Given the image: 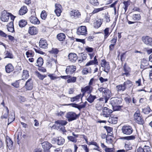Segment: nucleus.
I'll return each instance as SVG.
<instances>
[{"label":"nucleus","mask_w":152,"mask_h":152,"mask_svg":"<svg viewBox=\"0 0 152 152\" xmlns=\"http://www.w3.org/2000/svg\"><path fill=\"white\" fill-rule=\"evenodd\" d=\"M78 115L74 112H68L66 115V118L68 119L69 122L72 121L76 119Z\"/></svg>","instance_id":"obj_1"},{"label":"nucleus","mask_w":152,"mask_h":152,"mask_svg":"<svg viewBox=\"0 0 152 152\" xmlns=\"http://www.w3.org/2000/svg\"><path fill=\"white\" fill-rule=\"evenodd\" d=\"M122 132L124 134L130 135L133 132L132 127L129 126H124L121 129Z\"/></svg>","instance_id":"obj_2"},{"label":"nucleus","mask_w":152,"mask_h":152,"mask_svg":"<svg viewBox=\"0 0 152 152\" xmlns=\"http://www.w3.org/2000/svg\"><path fill=\"white\" fill-rule=\"evenodd\" d=\"M87 30L86 26H82L78 28L76 33L78 35L86 36L87 34Z\"/></svg>","instance_id":"obj_3"},{"label":"nucleus","mask_w":152,"mask_h":152,"mask_svg":"<svg viewBox=\"0 0 152 152\" xmlns=\"http://www.w3.org/2000/svg\"><path fill=\"white\" fill-rule=\"evenodd\" d=\"M134 118L136 122L139 124H142L143 123V120L141 117L139 111H137L134 113Z\"/></svg>","instance_id":"obj_4"},{"label":"nucleus","mask_w":152,"mask_h":152,"mask_svg":"<svg viewBox=\"0 0 152 152\" xmlns=\"http://www.w3.org/2000/svg\"><path fill=\"white\" fill-rule=\"evenodd\" d=\"M142 42L147 45L152 46V39L148 36L142 37Z\"/></svg>","instance_id":"obj_5"},{"label":"nucleus","mask_w":152,"mask_h":152,"mask_svg":"<svg viewBox=\"0 0 152 152\" xmlns=\"http://www.w3.org/2000/svg\"><path fill=\"white\" fill-rule=\"evenodd\" d=\"M93 87L90 85L87 86L85 87L82 88L81 89V91L82 93V96L84 95L86 93L90 94L92 91Z\"/></svg>","instance_id":"obj_6"},{"label":"nucleus","mask_w":152,"mask_h":152,"mask_svg":"<svg viewBox=\"0 0 152 152\" xmlns=\"http://www.w3.org/2000/svg\"><path fill=\"white\" fill-rule=\"evenodd\" d=\"M10 13L4 10L2 12L1 16V19L3 22H7L9 19Z\"/></svg>","instance_id":"obj_7"},{"label":"nucleus","mask_w":152,"mask_h":152,"mask_svg":"<svg viewBox=\"0 0 152 152\" xmlns=\"http://www.w3.org/2000/svg\"><path fill=\"white\" fill-rule=\"evenodd\" d=\"M101 66L104 68V71L108 73L110 69L109 63L107 62L105 60H103L102 61L101 63Z\"/></svg>","instance_id":"obj_8"},{"label":"nucleus","mask_w":152,"mask_h":152,"mask_svg":"<svg viewBox=\"0 0 152 152\" xmlns=\"http://www.w3.org/2000/svg\"><path fill=\"white\" fill-rule=\"evenodd\" d=\"M122 101V99L121 98H112L111 99L110 104L112 106L120 104Z\"/></svg>","instance_id":"obj_9"},{"label":"nucleus","mask_w":152,"mask_h":152,"mask_svg":"<svg viewBox=\"0 0 152 152\" xmlns=\"http://www.w3.org/2000/svg\"><path fill=\"white\" fill-rule=\"evenodd\" d=\"M42 148L44 152H50L49 149L52 146V145L48 142H44L42 143Z\"/></svg>","instance_id":"obj_10"},{"label":"nucleus","mask_w":152,"mask_h":152,"mask_svg":"<svg viewBox=\"0 0 152 152\" xmlns=\"http://www.w3.org/2000/svg\"><path fill=\"white\" fill-rule=\"evenodd\" d=\"M113 112V111L107 107H104L102 110V114L103 116L105 117H109L110 114Z\"/></svg>","instance_id":"obj_11"},{"label":"nucleus","mask_w":152,"mask_h":152,"mask_svg":"<svg viewBox=\"0 0 152 152\" xmlns=\"http://www.w3.org/2000/svg\"><path fill=\"white\" fill-rule=\"evenodd\" d=\"M55 12L58 16H59L61 15V12L62 7L61 5L58 4H56L55 5Z\"/></svg>","instance_id":"obj_12"},{"label":"nucleus","mask_w":152,"mask_h":152,"mask_svg":"<svg viewBox=\"0 0 152 152\" xmlns=\"http://www.w3.org/2000/svg\"><path fill=\"white\" fill-rule=\"evenodd\" d=\"M76 69V68L75 66H67L66 69V72L67 74L71 75L75 71Z\"/></svg>","instance_id":"obj_13"},{"label":"nucleus","mask_w":152,"mask_h":152,"mask_svg":"<svg viewBox=\"0 0 152 152\" xmlns=\"http://www.w3.org/2000/svg\"><path fill=\"white\" fill-rule=\"evenodd\" d=\"M68 58L69 61L72 62H75L77 59L76 54L74 53H70L68 56Z\"/></svg>","instance_id":"obj_14"},{"label":"nucleus","mask_w":152,"mask_h":152,"mask_svg":"<svg viewBox=\"0 0 152 152\" xmlns=\"http://www.w3.org/2000/svg\"><path fill=\"white\" fill-rule=\"evenodd\" d=\"M148 64H149L147 61L143 60L142 62L140 67L144 69L149 68H152V65L148 66Z\"/></svg>","instance_id":"obj_15"},{"label":"nucleus","mask_w":152,"mask_h":152,"mask_svg":"<svg viewBox=\"0 0 152 152\" xmlns=\"http://www.w3.org/2000/svg\"><path fill=\"white\" fill-rule=\"evenodd\" d=\"M33 82L31 79H29L26 82L25 87L27 90H31L33 88Z\"/></svg>","instance_id":"obj_16"},{"label":"nucleus","mask_w":152,"mask_h":152,"mask_svg":"<svg viewBox=\"0 0 152 152\" xmlns=\"http://www.w3.org/2000/svg\"><path fill=\"white\" fill-rule=\"evenodd\" d=\"M30 22L34 24H39L40 21L34 15H31L29 18Z\"/></svg>","instance_id":"obj_17"},{"label":"nucleus","mask_w":152,"mask_h":152,"mask_svg":"<svg viewBox=\"0 0 152 152\" xmlns=\"http://www.w3.org/2000/svg\"><path fill=\"white\" fill-rule=\"evenodd\" d=\"M137 152H151L150 147L145 145L143 148H139L137 149Z\"/></svg>","instance_id":"obj_18"},{"label":"nucleus","mask_w":152,"mask_h":152,"mask_svg":"<svg viewBox=\"0 0 152 152\" xmlns=\"http://www.w3.org/2000/svg\"><path fill=\"white\" fill-rule=\"evenodd\" d=\"M111 92L108 89L106 88L104 93L103 94V97H105V102H107L108 100L110 97Z\"/></svg>","instance_id":"obj_19"},{"label":"nucleus","mask_w":152,"mask_h":152,"mask_svg":"<svg viewBox=\"0 0 152 152\" xmlns=\"http://www.w3.org/2000/svg\"><path fill=\"white\" fill-rule=\"evenodd\" d=\"M70 15L71 16H74L77 18H79L81 16L80 12L79 11L76 10L71 11L70 12Z\"/></svg>","instance_id":"obj_20"},{"label":"nucleus","mask_w":152,"mask_h":152,"mask_svg":"<svg viewBox=\"0 0 152 152\" xmlns=\"http://www.w3.org/2000/svg\"><path fill=\"white\" fill-rule=\"evenodd\" d=\"M39 47L42 48H45L47 46V44L46 41L44 39H42L39 42Z\"/></svg>","instance_id":"obj_21"},{"label":"nucleus","mask_w":152,"mask_h":152,"mask_svg":"<svg viewBox=\"0 0 152 152\" xmlns=\"http://www.w3.org/2000/svg\"><path fill=\"white\" fill-rule=\"evenodd\" d=\"M28 33L31 35L37 34V28L34 26L29 27Z\"/></svg>","instance_id":"obj_22"},{"label":"nucleus","mask_w":152,"mask_h":152,"mask_svg":"<svg viewBox=\"0 0 152 152\" xmlns=\"http://www.w3.org/2000/svg\"><path fill=\"white\" fill-rule=\"evenodd\" d=\"M118 117H117L110 116L108 120V122L110 124H115L117 122Z\"/></svg>","instance_id":"obj_23"},{"label":"nucleus","mask_w":152,"mask_h":152,"mask_svg":"<svg viewBox=\"0 0 152 152\" xmlns=\"http://www.w3.org/2000/svg\"><path fill=\"white\" fill-rule=\"evenodd\" d=\"M5 70L7 73H10L13 71V67L11 64H8L5 66Z\"/></svg>","instance_id":"obj_24"},{"label":"nucleus","mask_w":152,"mask_h":152,"mask_svg":"<svg viewBox=\"0 0 152 152\" xmlns=\"http://www.w3.org/2000/svg\"><path fill=\"white\" fill-rule=\"evenodd\" d=\"M28 11V9L27 7L26 6H24L21 7L19 11V14L20 15H23L27 13Z\"/></svg>","instance_id":"obj_25"},{"label":"nucleus","mask_w":152,"mask_h":152,"mask_svg":"<svg viewBox=\"0 0 152 152\" xmlns=\"http://www.w3.org/2000/svg\"><path fill=\"white\" fill-rule=\"evenodd\" d=\"M102 23V21L101 19H99L96 20L94 23V27L96 28L99 27Z\"/></svg>","instance_id":"obj_26"},{"label":"nucleus","mask_w":152,"mask_h":152,"mask_svg":"<svg viewBox=\"0 0 152 152\" xmlns=\"http://www.w3.org/2000/svg\"><path fill=\"white\" fill-rule=\"evenodd\" d=\"M93 64H98V62L96 58V56H95L93 60L90 61L88 62L86 64V66H88L91 65Z\"/></svg>","instance_id":"obj_27"},{"label":"nucleus","mask_w":152,"mask_h":152,"mask_svg":"<svg viewBox=\"0 0 152 152\" xmlns=\"http://www.w3.org/2000/svg\"><path fill=\"white\" fill-rule=\"evenodd\" d=\"M116 89L118 92H121L124 91L126 88L123 84H121L116 86Z\"/></svg>","instance_id":"obj_28"},{"label":"nucleus","mask_w":152,"mask_h":152,"mask_svg":"<svg viewBox=\"0 0 152 152\" xmlns=\"http://www.w3.org/2000/svg\"><path fill=\"white\" fill-rule=\"evenodd\" d=\"M83 96H82V94H80L74 97L70 98L71 101V102H74L75 101H77L80 99L82 100V98Z\"/></svg>","instance_id":"obj_29"},{"label":"nucleus","mask_w":152,"mask_h":152,"mask_svg":"<svg viewBox=\"0 0 152 152\" xmlns=\"http://www.w3.org/2000/svg\"><path fill=\"white\" fill-rule=\"evenodd\" d=\"M6 142L7 146L9 149H11L13 146V142L10 138H7Z\"/></svg>","instance_id":"obj_30"},{"label":"nucleus","mask_w":152,"mask_h":152,"mask_svg":"<svg viewBox=\"0 0 152 152\" xmlns=\"http://www.w3.org/2000/svg\"><path fill=\"white\" fill-rule=\"evenodd\" d=\"M96 98V96H95L92 95L91 94H90L87 98V100L90 103H92Z\"/></svg>","instance_id":"obj_31"},{"label":"nucleus","mask_w":152,"mask_h":152,"mask_svg":"<svg viewBox=\"0 0 152 152\" xmlns=\"http://www.w3.org/2000/svg\"><path fill=\"white\" fill-rule=\"evenodd\" d=\"M57 37L60 41H62L65 39L66 36L64 34L60 33L57 35Z\"/></svg>","instance_id":"obj_32"},{"label":"nucleus","mask_w":152,"mask_h":152,"mask_svg":"<svg viewBox=\"0 0 152 152\" xmlns=\"http://www.w3.org/2000/svg\"><path fill=\"white\" fill-rule=\"evenodd\" d=\"M141 16L140 14H133L132 16V19L133 20L137 21L140 20Z\"/></svg>","instance_id":"obj_33"},{"label":"nucleus","mask_w":152,"mask_h":152,"mask_svg":"<svg viewBox=\"0 0 152 152\" xmlns=\"http://www.w3.org/2000/svg\"><path fill=\"white\" fill-rule=\"evenodd\" d=\"M124 147L127 150L131 149L132 148L131 143H130L128 141H126L125 142Z\"/></svg>","instance_id":"obj_34"},{"label":"nucleus","mask_w":152,"mask_h":152,"mask_svg":"<svg viewBox=\"0 0 152 152\" xmlns=\"http://www.w3.org/2000/svg\"><path fill=\"white\" fill-rule=\"evenodd\" d=\"M29 76L28 72L26 70H23L22 76V80L27 79Z\"/></svg>","instance_id":"obj_35"},{"label":"nucleus","mask_w":152,"mask_h":152,"mask_svg":"<svg viewBox=\"0 0 152 152\" xmlns=\"http://www.w3.org/2000/svg\"><path fill=\"white\" fill-rule=\"evenodd\" d=\"M65 142L64 139L62 137H57V143L59 145L64 144Z\"/></svg>","instance_id":"obj_36"},{"label":"nucleus","mask_w":152,"mask_h":152,"mask_svg":"<svg viewBox=\"0 0 152 152\" xmlns=\"http://www.w3.org/2000/svg\"><path fill=\"white\" fill-rule=\"evenodd\" d=\"M27 24V22L25 20H22L19 22V25L20 27H23L25 26Z\"/></svg>","instance_id":"obj_37"},{"label":"nucleus","mask_w":152,"mask_h":152,"mask_svg":"<svg viewBox=\"0 0 152 152\" xmlns=\"http://www.w3.org/2000/svg\"><path fill=\"white\" fill-rule=\"evenodd\" d=\"M57 124L61 125V126L65 125L67 123V122L65 120H58L55 122Z\"/></svg>","instance_id":"obj_38"},{"label":"nucleus","mask_w":152,"mask_h":152,"mask_svg":"<svg viewBox=\"0 0 152 152\" xmlns=\"http://www.w3.org/2000/svg\"><path fill=\"white\" fill-rule=\"evenodd\" d=\"M43 59L41 57L38 58L37 61V66L39 67L41 66L43 64Z\"/></svg>","instance_id":"obj_39"},{"label":"nucleus","mask_w":152,"mask_h":152,"mask_svg":"<svg viewBox=\"0 0 152 152\" xmlns=\"http://www.w3.org/2000/svg\"><path fill=\"white\" fill-rule=\"evenodd\" d=\"M5 57V58H13V55L12 53L8 51H6L4 52Z\"/></svg>","instance_id":"obj_40"},{"label":"nucleus","mask_w":152,"mask_h":152,"mask_svg":"<svg viewBox=\"0 0 152 152\" xmlns=\"http://www.w3.org/2000/svg\"><path fill=\"white\" fill-rule=\"evenodd\" d=\"M109 29L108 28H106L104 30V40H105L107 37L110 35V33L109 32Z\"/></svg>","instance_id":"obj_41"},{"label":"nucleus","mask_w":152,"mask_h":152,"mask_svg":"<svg viewBox=\"0 0 152 152\" xmlns=\"http://www.w3.org/2000/svg\"><path fill=\"white\" fill-rule=\"evenodd\" d=\"M123 84L126 88H129L131 87L132 85V83L130 81L127 80L124 82Z\"/></svg>","instance_id":"obj_42"},{"label":"nucleus","mask_w":152,"mask_h":152,"mask_svg":"<svg viewBox=\"0 0 152 152\" xmlns=\"http://www.w3.org/2000/svg\"><path fill=\"white\" fill-rule=\"evenodd\" d=\"M105 7H102L100 8L95 9L93 11V12L91 13V14L93 15L94 14L97 13L100 11H102L104 10Z\"/></svg>","instance_id":"obj_43"},{"label":"nucleus","mask_w":152,"mask_h":152,"mask_svg":"<svg viewBox=\"0 0 152 152\" xmlns=\"http://www.w3.org/2000/svg\"><path fill=\"white\" fill-rule=\"evenodd\" d=\"M67 138L68 140L74 143H75L77 141V139L76 137H74L72 136H68Z\"/></svg>","instance_id":"obj_44"},{"label":"nucleus","mask_w":152,"mask_h":152,"mask_svg":"<svg viewBox=\"0 0 152 152\" xmlns=\"http://www.w3.org/2000/svg\"><path fill=\"white\" fill-rule=\"evenodd\" d=\"M77 78L76 77H73L70 79H68L67 81L68 83H75L76 81Z\"/></svg>","instance_id":"obj_45"},{"label":"nucleus","mask_w":152,"mask_h":152,"mask_svg":"<svg viewBox=\"0 0 152 152\" xmlns=\"http://www.w3.org/2000/svg\"><path fill=\"white\" fill-rule=\"evenodd\" d=\"M136 138V136L134 135H132L127 137H124L123 138V139L129 140H134Z\"/></svg>","instance_id":"obj_46"},{"label":"nucleus","mask_w":152,"mask_h":152,"mask_svg":"<svg viewBox=\"0 0 152 152\" xmlns=\"http://www.w3.org/2000/svg\"><path fill=\"white\" fill-rule=\"evenodd\" d=\"M82 73L83 75L87 74L88 73L91 72L90 69L87 68H84L82 71Z\"/></svg>","instance_id":"obj_47"},{"label":"nucleus","mask_w":152,"mask_h":152,"mask_svg":"<svg viewBox=\"0 0 152 152\" xmlns=\"http://www.w3.org/2000/svg\"><path fill=\"white\" fill-rule=\"evenodd\" d=\"M47 16V14L45 11L43 10L42 11L41 14V17L42 19L45 20Z\"/></svg>","instance_id":"obj_48"},{"label":"nucleus","mask_w":152,"mask_h":152,"mask_svg":"<svg viewBox=\"0 0 152 152\" xmlns=\"http://www.w3.org/2000/svg\"><path fill=\"white\" fill-rule=\"evenodd\" d=\"M58 52V50L56 48H53L51 50L49 51V52L50 53H53L55 54H57Z\"/></svg>","instance_id":"obj_49"},{"label":"nucleus","mask_w":152,"mask_h":152,"mask_svg":"<svg viewBox=\"0 0 152 152\" xmlns=\"http://www.w3.org/2000/svg\"><path fill=\"white\" fill-rule=\"evenodd\" d=\"M37 75L39 79L41 80H43L46 77L45 76L41 75L38 72L37 73Z\"/></svg>","instance_id":"obj_50"},{"label":"nucleus","mask_w":152,"mask_h":152,"mask_svg":"<svg viewBox=\"0 0 152 152\" xmlns=\"http://www.w3.org/2000/svg\"><path fill=\"white\" fill-rule=\"evenodd\" d=\"M123 4L124 5V8L125 10V12H126L129 4H128V1H124L123 2Z\"/></svg>","instance_id":"obj_51"},{"label":"nucleus","mask_w":152,"mask_h":152,"mask_svg":"<svg viewBox=\"0 0 152 152\" xmlns=\"http://www.w3.org/2000/svg\"><path fill=\"white\" fill-rule=\"evenodd\" d=\"M91 3L94 6H97L99 4V3L97 0H90Z\"/></svg>","instance_id":"obj_52"},{"label":"nucleus","mask_w":152,"mask_h":152,"mask_svg":"<svg viewBox=\"0 0 152 152\" xmlns=\"http://www.w3.org/2000/svg\"><path fill=\"white\" fill-rule=\"evenodd\" d=\"M124 71L125 72L123 73V75H125L127 76L130 70V68H127L126 67H124Z\"/></svg>","instance_id":"obj_53"},{"label":"nucleus","mask_w":152,"mask_h":152,"mask_svg":"<svg viewBox=\"0 0 152 152\" xmlns=\"http://www.w3.org/2000/svg\"><path fill=\"white\" fill-rule=\"evenodd\" d=\"M26 55L27 57H28L30 56H32L34 55V53L31 51H28L26 52Z\"/></svg>","instance_id":"obj_54"},{"label":"nucleus","mask_w":152,"mask_h":152,"mask_svg":"<svg viewBox=\"0 0 152 152\" xmlns=\"http://www.w3.org/2000/svg\"><path fill=\"white\" fill-rule=\"evenodd\" d=\"M71 105L72 107L77 108L79 110V105L76 104H70L67 105Z\"/></svg>","instance_id":"obj_55"},{"label":"nucleus","mask_w":152,"mask_h":152,"mask_svg":"<svg viewBox=\"0 0 152 152\" xmlns=\"http://www.w3.org/2000/svg\"><path fill=\"white\" fill-rule=\"evenodd\" d=\"M48 76L50 77V79L52 80H54L57 78V77L55 76L53 74H49L48 75Z\"/></svg>","instance_id":"obj_56"},{"label":"nucleus","mask_w":152,"mask_h":152,"mask_svg":"<svg viewBox=\"0 0 152 152\" xmlns=\"http://www.w3.org/2000/svg\"><path fill=\"white\" fill-rule=\"evenodd\" d=\"M99 80L101 83H103L104 82H106L108 81V79L107 78H104L102 77H100L99 78Z\"/></svg>","instance_id":"obj_57"},{"label":"nucleus","mask_w":152,"mask_h":152,"mask_svg":"<svg viewBox=\"0 0 152 152\" xmlns=\"http://www.w3.org/2000/svg\"><path fill=\"white\" fill-rule=\"evenodd\" d=\"M15 119V116L13 115H11L10 116L8 119V121H10V122H12L14 121Z\"/></svg>","instance_id":"obj_58"},{"label":"nucleus","mask_w":152,"mask_h":152,"mask_svg":"<svg viewBox=\"0 0 152 152\" xmlns=\"http://www.w3.org/2000/svg\"><path fill=\"white\" fill-rule=\"evenodd\" d=\"M86 50L88 52H92L93 50V49L91 48L87 47L86 48Z\"/></svg>","instance_id":"obj_59"},{"label":"nucleus","mask_w":152,"mask_h":152,"mask_svg":"<svg viewBox=\"0 0 152 152\" xmlns=\"http://www.w3.org/2000/svg\"><path fill=\"white\" fill-rule=\"evenodd\" d=\"M117 40V37H115L113 39L110 41V42L112 44H115L116 43Z\"/></svg>","instance_id":"obj_60"},{"label":"nucleus","mask_w":152,"mask_h":152,"mask_svg":"<svg viewBox=\"0 0 152 152\" xmlns=\"http://www.w3.org/2000/svg\"><path fill=\"white\" fill-rule=\"evenodd\" d=\"M106 88H99L98 91H99L100 92L102 93V95H103V94L104 93L105 90Z\"/></svg>","instance_id":"obj_61"},{"label":"nucleus","mask_w":152,"mask_h":152,"mask_svg":"<svg viewBox=\"0 0 152 152\" xmlns=\"http://www.w3.org/2000/svg\"><path fill=\"white\" fill-rule=\"evenodd\" d=\"M112 107L114 111L118 110L120 108V106L118 105H115Z\"/></svg>","instance_id":"obj_62"},{"label":"nucleus","mask_w":152,"mask_h":152,"mask_svg":"<svg viewBox=\"0 0 152 152\" xmlns=\"http://www.w3.org/2000/svg\"><path fill=\"white\" fill-rule=\"evenodd\" d=\"M124 100L127 104H129L131 102L132 100L131 98L126 97L124 99Z\"/></svg>","instance_id":"obj_63"},{"label":"nucleus","mask_w":152,"mask_h":152,"mask_svg":"<svg viewBox=\"0 0 152 152\" xmlns=\"http://www.w3.org/2000/svg\"><path fill=\"white\" fill-rule=\"evenodd\" d=\"M105 152H113V149L112 148H109L107 147L104 149Z\"/></svg>","instance_id":"obj_64"}]
</instances>
